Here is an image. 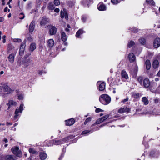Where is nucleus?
Segmentation results:
<instances>
[{
	"mask_svg": "<svg viewBox=\"0 0 160 160\" xmlns=\"http://www.w3.org/2000/svg\"><path fill=\"white\" fill-rule=\"evenodd\" d=\"M12 92L13 90L8 86L6 83L3 84L2 87L0 86V96L3 98L6 97L8 94Z\"/></svg>",
	"mask_w": 160,
	"mask_h": 160,
	"instance_id": "obj_1",
	"label": "nucleus"
},
{
	"mask_svg": "<svg viewBox=\"0 0 160 160\" xmlns=\"http://www.w3.org/2000/svg\"><path fill=\"white\" fill-rule=\"evenodd\" d=\"M74 136H73V135H70L65 137L62 139L49 141V143L47 144V145L48 146H49L52 145H58L62 144V143H64L67 141L74 138Z\"/></svg>",
	"mask_w": 160,
	"mask_h": 160,
	"instance_id": "obj_2",
	"label": "nucleus"
},
{
	"mask_svg": "<svg viewBox=\"0 0 160 160\" xmlns=\"http://www.w3.org/2000/svg\"><path fill=\"white\" fill-rule=\"evenodd\" d=\"M99 100L102 104L104 105H107L110 103L111 98L108 95L104 94L100 96Z\"/></svg>",
	"mask_w": 160,
	"mask_h": 160,
	"instance_id": "obj_3",
	"label": "nucleus"
},
{
	"mask_svg": "<svg viewBox=\"0 0 160 160\" xmlns=\"http://www.w3.org/2000/svg\"><path fill=\"white\" fill-rule=\"evenodd\" d=\"M24 104L22 103L20 104L19 108H17L15 112V115L13 117V120H16L18 118L19 116V113H21L23 110Z\"/></svg>",
	"mask_w": 160,
	"mask_h": 160,
	"instance_id": "obj_4",
	"label": "nucleus"
},
{
	"mask_svg": "<svg viewBox=\"0 0 160 160\" xmlns=\"http://www.w3.org/2000/svg\"><path fill=\"white\" fill-rule=\"evenodd\" d=\"M11 151L16 156L21 157L22 156V154L21 151L19 150V148L18 147H16L14 148H12L11 149Z\"/></svg>",
	"mask_w": 160,
	"mask_h": 160,
	"instance_id": "obj_5",
	"label": "nucleus"
},
{
	"mask_svg": "<svg viewBox=\"0 0 160 160\" xmlns=\"http://www.w3.org/2000/svg\"><path fill=\"white\" fill-rule=\"evenodd\" d=\"M142 94L137 92H132L131 93L132 98H133V101H137L138 100L140 97L142 96Z\"/></svg>",
	"mask_w": 160,
	"mask_h": 160,
	"instance_id": "obj_6",
	"label": "nucleus"
},
{
	"mask_svg": "<svg viewBox=\"0 0 160 160\" xmlns=\"http://www.w3.org/2000/svg\"><path fill=\"white\" fill-rule=\"evenodd\" d=\"M109 117V115H106L98 119L96 122L95 123L92 125V126H95L103 122L105 120L108 118Z\"/></svg>",
	"mask_w": 160,
	"mask_h": 160,
	"instance_id": "obj_7",
	"label": "nucleus"
},
{
	"mask_svg": "<svg viewBox=\"0 0 160 160\" xmlns=\"http://www.w3.org/2000/svg\"><path fill=\"white\" fill-rule=\"evenodd\" d=\"M17 52V49H16L14 51V52L10 54L8 58L9 61L12 63L14 61V58Z\"/></svg>",
	"mask_w": 160,
	"mask_h": 160,
	"instance_id": "obj_8",
	"label": "nucleus"
},
{
	"mask_svg": "<svg viewBox=\"0 0 160 160\" xmlns=\"http://www.w3.org/2000/svg\"><path fill=\"white\" fill-rule=\"evenodd\" d=\"M0 158L4 160H15V157L13 155H0Z\"/></svg>",
	"mask_w": 160,
	"mask_h": 160,
	"instance_id": "obj_9",
	"label": "nucleus"
},
{
	"mask_svg": "<svg viewBox=\"0 0 160 160\" xmlns=\"http://www.w3.org/2000/svg\"><path fill=\"white\" fill-rule=\"evenodd\" d=\"M92 126V125L91 126V128L90 129V130H85L84 131H83L82 133V135H85V134H87L88 133H89V132H91V133H92L94 131H96V130H98L99 129V128L98 127H97V128H93V126Z\"/></svg>",
	"mask_w": 160,
	"mask_h": 160,
	"instance_id": "obj_10",
	"label": "nucleus"
},
{
	"mask_svg": "<svg viewBox=\"0 0 160 160\" xmlns=\"http://www.w3.org/2000/svg\"><path fill=\"white\" fill-rule=\"evenodd\" d=\"M97 85L98 86V89L100 91H102L105 89V83L104 82L98 81L97 83Z\"/></svg>",
	"mask_w": 160,
	"mask_h": 160,
	"instance_id": "obj_11",
	"label": "nucleus"
},
{
	"mask_svg": "<svg viewBox=\"0 0 160 160\" xmlns=\"http://www.w3.org/2000/svg\"><path fill=\"white\" fill-rule=\"evenodd\" d=\"M81 2L84 7H88L92 3V0H83Z\"/></svg>",
	"mask_w": 160,
	"mask_h": 160,
	"instance_id": "obj_12",
	"label": "nucleus"
},
{
	"mask_svg": "<svg viewBox=\"0 0 160 160\" xmlns=\"http://www.w3.org/2000/svg\"><path fill=\"white\" fill-rule=\"evenodd\" d=\"M98 10L100 11H105L107 9L106 6L102 2L99 3L97 6Z\"/></svg>",
	"mask_w": 160,
	"mask_h": 160,
	"instance_id": "obj_13",
	"label": "nucleus"
},
{
	"mask_svg": "<svg viewBox=\"0 0 160 160\" xmlns=\"http://www.w3.org/2000/svg\"><path fill=\"white\" fill-rule=\"evenodd\" d=\"M153 47L155 48H158L160 46V38H156L153 42Z\"/></svg>",
	"mask_w": 160,
	"mask_h": 160,
	"instance_id": "obj_14",
	"label": "nucleus"
},
{
	"mask_svg": "<svg viewBox=\"0 0 160 160\" xmlns=\"http://www.w3.org/2000/svg\"><path fill=\"white\" fill-rule=\"evenodd\" d=\"M49 22L48 19L46 18H42L40 20V25L42 26H44Z\"/></svg>",
	"mask_w": 160,
	"mask_h": 160,
	"instance_id": "obj_15",
	"label": "nucleus"
},
{
	"mask_svg": "<svg viewBox=\"0 0 160 160\" xmlns=\"http://www.w3.org/2000/svg\"><path fill=\"white\" fill-rule=\"evenodd\" d=\"M49 33L51 35H53L55 34L57 31V28L52 26H50L49 27Z\"/></svg>",
	"mask_w": 160,
	"mask_h": 160,
	"instance_id": "obj_16",
	"label": "nucleus"
},
{
	"mask_svg": "<svg viewBox=\"0 0 160 160\" xmlns=\"http://www.w3.org/2000/svg\"><path fill=\"white\" fill-rule=\"evenodd\" d=\"M66 125L67 126H71L75 122V120L72 118L65 121Z\"/></svg>",
	"mask_w": 160,
	"mask_h": 160,
	"instance_id": "obj_17",
	"label": "nucleus"
},
{
	"mask_svg": "<svg viewBox=\"0 0 160 160\" xmlns=\"http://www.w3.org/2000/svg\"><path fill=\"white\" fill-rule=\"evenodd\" d=\"M160 155V152L158 151H152L150 153V156L152 157L157 158Z\"/></svg>",
	"mask_w": 160,
	"mask_h": 160,
	"instance_id": "obj_18",
	"label": "nucleus"
},
{
	"mask_svg": "<svg viewBox=\"0 0 160 160\" xmlns=\"http://www.w3.org/2000/svg\"><path fill=\"white\" fill-rule=\"evenodd\" d=\"M39 156L41 160H44L47 158V155L44 151H42L40 152Z\"/></svg>",
	"mask_w": 160,
	"mask_h": 160,
	"instance_id": "obj_19",
	"label": "nucleus"
},
{
	"mask_svg": "<svg viewBox=\"0 0 160 160\" xmlns=\"http://www.w3.org/2000/svg\"><path fill=\"white\" fill-rule=\"evenodd\" d=\"M61 17L62 18H65V19L68 20V16L67 13L66 11L63 10V11H61Z\"/></svg>",
	"mask_w": 160,
	"mask_h": 160,
	"instance_id": "obj_20",
	"label": "nucleus"
},
{
	"mask_svg": "<svg viewBox=\"0 0 160 160\" xmlns=\"http://www.w3.org/2000/svg\"><path fill=\"white\" fill-rule=\"evenodd\" d=\"M129 58L130 62H133L136 59V57L134 54L132 53H130L128 56Z\"/></svg>",
	"mask_w": 160,
	"mask_h": 160,
	"instance_id": "obj_21",
	"label": "nucleus"
},
{
	"mask_svg": "<svg viewBox=\"0 0 160 160\" xmlns=\"http://www.w3.org/2000/svg\"><path fill=\"white\" fill-rule=\"evenodd\" d=\"M130 111V109L127 107L122 108L118 110V112L120 113L128 112Z\"/></svg>",
	"mask_w": 160,
	"mask_h": 160,
	"instance_id": "obj_22",
	"label": "nucleus"
},
{
	"mask_svg": "<svg viewBox=\"0 0 160 160\" xmlns=\"http://www.w3.org/2000/svg\"><path fill=\"white\" fill-rule=\"evenodd\" d=\"M35 24V22L34 21H32L29 26V31L30 32H31L33 31L34 29Z\"/></svg>",
	"mask_w": 160,
	"mask_h": 160,
	"instance_id": "obj_23",
	"label": "nucleus"
},
{
	"mask_svg": "<svg viewBox=\"0 0 160 160\" xmlns=\"http://www.w3.org/2000/svg\"><path fill=\"white\" fill-rule=\"evenodd\" d=\"M25 43H23L21 44L19 49V54L22 55L23 54L24 51V48L25 47Z\"/></svg>",
	"mask_w": 160,
	"mask_h": 160,
	"instance_id": "obj_24",
	"label": "nucleus"
},
{
	"mask_svg": "<svg viewBox=\"0 0 160 160\" xmlns=\"http://www.w3.org/2000/svg\"><path fill=\"white\" fill-rule=\"evenodd\" d=\"M17 103L13 101V100H10L8 102L7 104L8 105V109H9L11 106H15L17 105Z\"/></svg>",
	"mask_w": 160,
	"mask_h": 160,
	"instance_id": "obj_25",
	"label": "nucleus"
},
{
	"mask_svg": "<svg viewBox=\"0 0 160 160\" xmlns=\"http://www.w3.org/2000/svg\"><path fill=\"white\" fill-rule=\"evenodd\" d=\"M121 75L122 78L126 80H127L128 78V74L125 71L122 70V71Z\"/></svg>",
	"mask_w": 160,
	"mask_h": 160,
	"instance_id": "obj_26",
	"label": "nucleus"
},
{
	"mask_svg": "<svg viewBox=\"0 0 160 160\" xmlns=\"http://www.w3.org/2000/svg\"><path fill=\"white\" fill-rule=\"evenodd\" d=\"M143 84L145 87H148L150 85L149 81L148 79L147 78L144 79L143 80Z\"/></svg>",
	"mask_w": 160,
	"mask_h": 160,
	"instance_id": "obj_27",
	"label": "nucleus"
},
{
	"mask_svg": "<svg viewBox=\"0 0 160 160\" xmlns=\"http://www.w3.org/2000/svg\"><path fill=\"white\" fill-rule=\"evenodd\" d=\"M48 46L50 47H52L54 45V40L52 39L49 40L47 42Z\"/></svg>",
	"mask_w": 160,
	"mask_h": 160,
	"instance_id": "obj_28",
	"label": "nucleus"
},
{
	"mask_svg": "<svg viewBox=\"0 0 160 160\" xmlns=\"http://www.w3.org/2000/svg\"><path fill=\"white\" fill-rule=\"evenodd\" d=\"M61 38L62 40L64 42L66 41L67 39V36L65 33L63 32H61Z\"/></svg>",
	"mask_w": 160,
	"mask_h": 160,
	"instance_id": "obj_29",
	"label": "nucleus"
},
{
	"mask_svg": "<svg viewBox=\"0 0 160 160\" xmlns=\"http://www.w3.org/2000/svg\"><path fill=\"white\" fill-rule=\"evenodd\" d=\"M142 101L144 105H147L149 103V101L146 97H143L142 99Z\"/></svg>",
	"mask_w": 160,
	"mask_h": 160,
	"instance_id": "obj_30",
	"label": "nucleus"
},
{
	"mask_svg": "<svg viewBox=\"0 0 160 160\" xmlns=\"http://www.w3.org/2000/svg\"><path fill=\"white\" fill-rule=\"evenodd\" d=\"M84 32V31L82 29H79L76 32V36L77 38H79L80 35L82 34Z\"/></svg>",
	"mask_w": 160,
	"mask_h": 160,
	"instance_id": "obj_31",
	"label": "nucleus"
},
{
	"mask_svg": "<svg viewBox=\"0 0 160 160\" xmlns=\"http://www.w3.org/2000/svg\"><path fill=\"white\" fill-rule=\"evenodd\" d=\"M145 65L146 68L147 70H149L151 66V62L150 61L148 60H147L145 62Z\"/></svg>",
	"mask_w": 160,
	"mask_h": 160,
	"instance_id": "obj_32",
	"label": "nucleus"
},
{
	"mask_svg": "<svg viewBox=\"0 0 160 160\" xmlns=\"http://www.w3.org/2000/svg\"><path fill=\"white\" fill-rule=\"evenodd\" d=\"M151 7L152 11L153 12H154L156 14H157V11L158 8V7L155 6V5L151 6Z\"/></svg>",
	"mask_w": 160,
	"mask_h": 160,
	"instance_id": "obj_33",
	"label": "nucleus"
},
{
	"mask_svg": "<svg viewBox=\"0 0 160 160\" xmlns=\"http://www.w3.org/2000/svg\"><path fill=\"white\" fill-rule=\"evenodd\" d=\"M146 2L150 6L155 5V2L153 0H146Z\"/></svg>",
	"mask_w": 160,
	"mask_h": 160,
	"instance_id": "obj_34",
	"label": "nucleus"
},
{
	"mask_svg": "<svg viewBox=\"0 0 160 160\" xmlns=\"http://www.w3.org/2000/svg\"><path fill=\"white\" fill-rule=\"evenodd\" d=\"M36 48V44L34 43H31L30 45L29 50L31 51H33Z\"/></svg>",
	"mask_w": 160,
	"mask_h": 160,
	"instance_id": "obj_35",
	"label": "nucleus"
},
{
	"mask_svg": "<svg viewBox=\"0 0 160 160\" xmlns=\"http://www.w3.org/2000/svg\"><path fill=\"white\" fill-rule=\"evenodd\" d=\"M158 62L157 60H155L153 63V66L155 68H157L158 65Z\"/></svg>",
	"mask_w": 160,
	"mask_h": 160,
	"instance_id": "obj_36",
	"label": "nucleus"
},
{
	"mask_svg": "<svg viewBox=\"0 0 160 160\" xmlns=\"http://www.w3.org/2000/svg\"><path fill=\"white\" fill-rule=\"evenodd\" d=\"M14 46L13 45H12V44H8V51H11L12 50H14V51L15 50H16V49L18 50L17 49H14Z\"/></svg>",
	"mask_w": 160,
	"mask_h": 160,
	"instance_id": "obj_37",
	"label": "nucleus"
},
{
	"mask_svg": "<svg viewBox=\"0 0 160 160\" xmlns=\"http://www.w3.org/2000/svg\"><path fill=\"white\" fill-rule=\"evenodd\" d=\"M48 8L49 10H53L55 7L52 3H49L48 4Z\"/></svg>",
	"mask_w": 160,
	"mask_h": 160,
	"instance_id": "obj_38",
	"label": "nucleus"
},
{
	"mask_svg": "<svg viewBox=\"0 0 160 160\" xmlns=\"http://www.w3.org/2000/svg\"><path fill=\"white\" fill-rule=\"evenodd\" d=\"M139 42L142 44L144 45L145 44L146 40L143 38H142L139 40Z\"/></svg>",
	"mask_w": 160,
	"mask_h": 160,
	"instance_id": "obj_39",
	"label": "nucleus"
},
{
	"mask_svg": "<svg viewBox=\"0 0 160 160\" xmlns=\"http://www.w3.org/2000/svg\"><path fill=\"white\" fill-rule=\"evenodd\" d=\"M29 151L30 153L32 154H38V152L33 148H29Z\"/></svg>",
	"mask_w": 160,
	"mask_h": 160,
	"instance_id": "obj_40",
	"label": "nucleus"
},
{
	"mask_svg": "<svg viewBox=\"0 0 160 160\" xmlns=\"http://www.w3.org/2000/svg\"><path fill=\"white\" fill-rule=\"evenodd\" d=\"M135 44L134 42L133 41H131L128 42V48H130Z\"/></svg>",
	"mask_w": 160,
	"mask_h": 160,
	"instance_id": "obj_41",
	"label": "nucleus"
},
{
	"mask_svg": "<svg viewBox=\"0 0 160 160\" xmlns=\"http://www.w3.org/2000/svg\"><path fill=\"white\" fill-rule=\"evenodd\" d=\"M17 97L18 99L22 100L23 98L24 95L22 94H18Z\"/></svg>",
	"mask_w": 160,
	"mask_h": 160,
	"instance_id": "obj_42",
	"label": "nucleus"
},
{
	"mask_svg": "<svg viewBox=\"0 0 160 160\" xmlns=\"http://www.w3.org/2000/svg\"><path fill=\"white\" fill-rule=\"evenodd\" d=\"M111 2L113 5H117L120 3L118 0H111Z\"/></svg>",
	"mask_w": 160,
	"mask_h": 160,
	"instance_id": "obj_43",
	"label": "nucleus"
},
{
	"mask_svg": "<svg viewBox=\"0 0 160 160\" xmlns=\"http://www.w3.org/2000/svg\"><path fill=\"white\" fill-rule=\"evenodd\" d=\"M43 0H37V8H39L40 5V3L42 2Z\"/></svg>",
	"mask_w": 160,
	"mask_h": 160,
	"instance_id": "obj_44",
	"label": "nucleus"
},
{
	"mask_svg": "<svg viewBox=\"0 0 160 160\" xmlns=\"http://www.w3.org/2000/svg\"><path fill=\"white\" fill-rule=\"evenodd\" d=\"M129 29L131 30V31L134 33H136L138 32V29L135 28H130Z\"/></svg>",
	"mask_w": 160,
	"mask_h": 160,
	"instance_id": "obj_45",
	"label": "nucleus"
},
{
	"mask_svg": "<svg viewBox=\"0 0 160 160\" xmlns=\"http://www.w3.org/2000/svg\"><path fill=\"white\" fill-rule=\"evenodd\" d=\"M54 3L56 6H58L60 5V2L59 0H54Z\"/></svg>",
	"mask_w": 160,
	"mask_h": 160,
	"instance_id": "obj_46",
	"label": "nucleus"
},
{
	"mask_svg": "<svg viewBox=\"0 0 160 160\" xmlns=\"http://www.w3.org/2000/svg\"><path fill=\"white\" fill-rule=\"evenodd\" d=\"M91 118L90 117H88L87 118L85 121L84 122V123L85 125H86L87 124V123L91 121Z\"/></svg>",
	"mask_w": 160,
	"mask_h": 160,
	"instance_id": "obj_47",
	"label": "nucleus"
},
{
	"mask_svg": "<svg viewBox=\"0 0 160 160\" xmlns=\"http://www.w3.org/2000/svg\"><path fill=\"white\" fill-rule=\"evenodd\" d=\"M25 16L23 13H21L19 14V18L21 19H23L24 18Z\"/></svg>",
	"mask_w": 160,
	"mask_h": 160,
	"instance_id": "obj_48",
	"label": "nucleus"
},
{
	"mask_svg": "<svg viewBox=\"0 0 160 160\" xmlns=\"http://www.w3.org/2000/svg\"><path fill=\"white\" fill-rule=\"evenodd\" d=\"M13 41L15 42H21V40L20 39L15 38L13 39Z\"/></svg>",
	"mask_w": 160,
	"mask_h": 160,
	"instance_id": "obj_49",
	"label": "nucleus"
},
{
	"mask_svg": "<svg viewBox=\"0 0 160 160\" xmlns=\"http://www.w3.org/2000/svg\"><path fill=\"white\" fill-rule=\"evenodd\" d=\"M142 77H139L138 78V81H139V82L141 84V83L142 82Z\"/></svg>",
	"mask_w": 160,
	"mask_h": 160,
	"instance_id": "obj_50",
	"label": "nucleus"
},
{
	"mask_svg": "<svg viewBox=\"0 0 160 160\" xmlns=\"http://www.w3.org/2000/svg\"><path fill=\"white\" fill-rule=\"evenodd\" d=\"M95 111L96 112L98 113L100 112L103 111V110L100 108H97L96 109Z\"/></svg>",
	"mask_w": 160,
	"mask_h": 160,
	"instance_id": "obj_51",
	"label": "nucleus"
},
{
	"mask_svg": "<svg viewBox=\"0 0 160 160\" xmlns=\"http://www.w3.org/2000/svg\"><path fill=\"white\" fill-rule=\"evenodd\" d=\"M156 92L157 93H160V85L157 89Z\"/></svg>",
	"mask_w": 160,
	"mask_h": 160,
	"instance_id": "obj_52",
	"label": "nucleus"
},
{
	"mask_svg": "<svg viewBox=\"0 0 160 160\" xmlns=\"http://www.w3.org/2000/svg\"><path fill=\"white\" fill-rule=\"evenodd\" d=\"M38 74L39 75H41L43 73H45L46 72H45V71H40H40H38Z\"/></svg>",
	"mask_w": 160,
	"mask_h": 160,
	"instance_id": "obj_53",
	"label": "nucleus"
},
{
	"mask_svg": "<svg viewBox=\"0 0 160 160\" xmlns=\"http://www.w3.org/2000/svg\"><path fill=\"white\" fill-rule=\"evenodd\" d=\"M146 6H147V5H144V8H143V12H146L147 11V10L148 9V8L146 7Z\"/></svg>",
	"mask_w": 160,
	"mask_h": 160,
	"instance_id": "obj_54",
	"label": "nucleus"
},
{
	"mask_svg": "<svg viewBox=\"0 0 160 160\" xmlns=\"http://www.w3.org/2000/svg\"><path fill=\"white\" fill-rule=\"evenodd\" d=\"M86 19V18L84 16H82V20L83 22H85Z\"/></svg>",
	"mask_w": 160,
	"mask_h": 160,
	"instance_id": "obj_55",
	"label": "nucleus"
},
{
	"mask_svg": "<svg viewBox=\"0 0 160 160\" xmlns=\"http://www.w3.org/2000/svg\"><path fill=\"white\" fill-rule=\"evenodd\" d=\"M128 98H126L122 100V102H126L128 100Z\"/></svg>",
	"mask_w": 160,
	"mask_h": 160,
	"instance_id": "obj_56",
	"label": "nucleus"
},
{
	"mask_svg": "<svg viewBox=\"0 0 160 160\" xmlns=\"http://www.w3.org/2000/svg\"><path fill=\"white\" fill-rule=\"evenodd\" d=\"M6 38V36L5 35H4L2 37V39H3V43H4L6 42V39L5 38Z\"/></svg>",
	"mask_w": 160,
	"mask_h": 160,
	"instance_id": "obj_57",
	"label": "nucleus"
},
{
	"mask_svg": "<svg viewBox=\"0 0 160 160\" xmlns=\"http://www.w3.org/2000/svg\"><path fill=\"white\" fill-rule=\"evenodd\" d=\"M145 157V156L144 155V154H143L141 157V158L142 159V160H144V159ZM138 160H141V159H138Z\"/></svg>",
	"mask_w": 160,
	"mask_h": 160,
	"instance_id": "obj_58",
	"label": "nucleus"
},
{
	"mask_svg": "<svg viewBox=\"0 0 160 160\" xmlns=\"http://www.w3.org/2000/svg\"><path fill=\"white\" fill-rule=\"evenodd\" d=\"M4 12H7L8 11V12H10V9H8V8L7 7H6L5 9H4Z\"/></svg>",
	"mask_w": 160,
	"mask_h": 160,
	"instance_id": "obj_59",
	"label": "nucleus"
},
{
	"mask_svg": "<svg viewBox=\"0 0 160 160\" xmlns=\"http://www.w3.org/2000/svg\"><path fill=\"white\" fill-rule=\"evenodd\" d=\"M60 11V10L58 8H57L54 9V11L56 12H59Z\"/></svg>",
	"mask_w": 160,
	"mask_h": 160,
	"instance_id": "obj_60",
	"label": "nucleus"
},
{
	"mask_svg": "<svg viewBox=\"0 0 160 160\" xmlns=\"http://www.w3.org/2000/svg\"><path fill=\"white\" fill-rule=\"evenodd\" d=\"M4 20V18L2 17H0V22H2Z\"/></svg>",
	"mask_w": 160,
	"mask_h": 160,
	"instance_id": "obj_61",
	"label": "nucleus"
},
{
	"mask_svg": "<svg viewBox=\"0 0 160 160\" xmlns=\"http://www.w3.org/2000/svg\"><path fill=\"white\" fill-rule=\"evenodd\" d=\"M138 67L137 66H136L135 71H134L135 72H135H137L138 71Z\"/></svg>",
	"mask_w": 160,
	"mask_h": 160,
	"instance_id": "obj_62",
	"label": "nucleus"
},
{
	"mask_svg": "<svg viewBox=\"0 0 160 160\" xmlns=\"http://www.w3.org/2000/svg\"><path fill=\"white\" fill-rule=\"evenodd\" d=\"M6 124L7 125H12V123L11 122H7L6 123Z\"/></svg>",
	"mask_w": 160,
	"mask_h": 160,
	"instance_id": "obj_63",
	"label": "nucleus"
},
{
	"mask_svg": "<svg viewBox=\"0 0 160 160\" xmlns=\"http://www.w3.org/2000/svg\"><path fill=\"white\" fill-rule=\"evenodd\" d=\"M3 141L5 142V143H7L8 142V140L6 138H4Z\"/></svg>",
	"mask_w": 160,
	"mask_h": 160,
	"instance_id": "obj_64",
	"label": "nucleus"
}]
</instances>
